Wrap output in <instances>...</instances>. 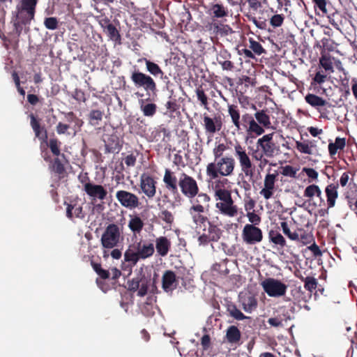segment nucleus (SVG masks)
Listing matches in <instances>:
<instances>
[{
	"label": "nucleus",
	"instance_id": "obj_21",
	"mask_svg": "<svg viewBox=\"0 0 357 357\" xmlns=\"http://www.w3.org/2000/svg\"><path fill=\"white\" fill-rule=\"evenodd\" d=\"M203 121L205 131L210 135H213L222 129V123L220 116H215L214 118H211L205 114L203 117Z\"/></svg>",
	"mask_w": 357,
	"mask_h": 357
},
{
	"label": "nucleus",
	"instance_id": "obj_4",
	"mask_svg": "<svg viewBox=\"0 0 357 357\" xmlns=\"http://www.w3.org/2000/svg\"><path fill=\"white\" fill-rule=\"evenodd\" d=\"M130 79L137 88H142L146 95L156 96L158 93L157 84L153 78L139 70H134Z\"/></svg>",
	"mask_w": 357,
	"mask_h": 357
},
{
	"label": "nucleus",
	"instance_id": "obj_9",
	"mask_svg": "<svg viewBox=\"0 0 357 357\" xmlns=\"http://www.w3.org/2000/svg\"><path fill=\"white\" fill-rule=\"evenodd\" d=\"M116 198L123 207L128 209L139 208L142 204L137 195L124 190H118Z\"/></svg>",
	"mask_w": 357,
	"mask_h": 357
},
{
	"label": "nucleus",
	"instance_id": "obj_53",
	"mask_svg": "<svg viewBox=\"0 0 357 357\" xmlns=\"http://www.w3.org/2000/svg\"><path fill=\"white\" fill-rule=\"evenodd\" d=\"M142 104L140 106L141 110L145 116H153L157 111V105L155 103H148L144 105V100H142Z\"/></svg>",
	"mask_w": 357,
	"mask_h": 357
},
{
	"label": "nucleus",
	"instance_id": "obj_23",
	"mask_svg": "<svg viewBox=\"0 0 357 357\" xmlns=\"http://www.w3.org/2000/svg\"><path fill=\"white\" fill-rule=\"evenodd\" d=\"M277 176V172L275 174H267L266 175L264 181V187L259 192V194L262 195L265 199H269L273 195Z\"/></svg>",
	"mask_w": 357,
	"mask_h": 357
},
{
	"label": "nucleus",
	"instance_id": "obj_8",
	"mask_svg": "<svg viewBox=\"0 0 357 357\" xmlns=\"http://www.w3.org/2000/svg\"><path fill=\"white\" fill-rule=\"evenodd\" d=\"M274 133H269L258 139L257 147L260 148L262 155L267 158H272L280 151V147L273 140Z\"/></svg>",
	"mask_w": 357,
	"mask_h": 357
},
{
	"label": "nucleus",
	"instance_id": "obj_12",
	"mask_svg": "<svg viewBox=\"0 0 357 357\" xmlns=\"http://www.w3.org/2000/svg\"><path fill=\"white\" fill-rule=\"evenodd\" d=\"M178 279L183 281L182 285L186 289V284L183 277L176 276V273L171 270L165 271L162 276V289L166 293L172 292L177 287Z\"/></svg>",
	"mask_w": 357,
	"mask_h": 357
},
{
	"label": "nucleus",
	"instance_id": "obj_18",
	"mask_svg": "<svg viewBox=\"0 0 357 357\" xmlns=\"http://www.w3.org/2000/svg\"><path fill=\"white\" fill-rule=\"evenodd\" d=\"M192 205L189 209H194L197 211H208L210 209V196L204 192H198V195L194 199H190Z\"/></svg>",
	"mask_w": 357,
	"mask_h": 357
},
{
	"label": "nucleus",
	"instance_id": "obj_38",
	"mask_svg": "<svg viewBox=\"0 0 357 357\" xmlns=\"http://www.w3.org/2000/svg\"><path fill=\"white\" fill-rule=\"evenodd\" d=\"M64 116L68 122L74 123L71 127L74 130V134H76L77 132L81 130V128L84 124V121L82 119L77 117L73 112L64 113Z\"/></svg>",
	"mask_w": 357,
	"mask_h": 357
},
{
	"label": "nucleus",
	"instance_id": "obj_13",
	"mask_svg": "<svg viewBox=\"0 0 357 357\" xmlns=\"http://www.w3.org/2000/svg\"><path fill=\"white\" fill-rule=\"evenodd\" d=\"M38 2V0H21L17 10L19 15L24 16L22 18V23H30L34 18Z\"/></svg>",
	"mask_w": 357,
	"mask_h": 357
},
{
	"label": "nucleus",
	"instance_id": "obj_43",
	"mask_svg": "<svg viewBox=\"0 0 357 357\" xmlns=\"http://www.w3.org/2000/svg\"><path fill=\"white\" fill-rule=\"evenodd\" d=\"M255 118L257 121V123L259 124L262 128H268L271 127V123L270 120V116L266 111L259 110L255 114Z\"/></svg>",
	"mask_w": 357,
	"mask_h": 357
},
{
	"label": "nucleus",
	"instance_id": "obj_5",
	"mask_svg": "<svg viewBox=\"0 0 357 357\" xmlns=\"http://www.w3.org/2000/svg\"><path fill=\"white\" fill-rule=\"evenodd\" d=\"M234 155L238 161L241 172L245 176L252 178L255 174V167L246 152L245 148L240 144H236L234 146Z\"/></svg>",
	"mask_w": 357,
	"mask_h": 357
},
{
	"label": "nucleus",
	"instance_id": "obj_30",
	"mask_svg": "<svg viewBox=\"0 0 357 357\" xmlns=\"http://www.w3.org/2000/svg\"><path fill=\"white\" fill-rule=\"evenodd\" d=\"M305 100L307 104H309L311 107L315 108L317 110L319 109L320 107H331L332 106L331 104L328 102L327 100L313 93H307L305 96Z\"/></svg>",
	"mask_w": 357,
	"mask_h": 357
},
{
	"label": "nucleus",
	"instance_id": "obj_19",
	"mask_svg": "<svg viewBox=\"0 0 357 357\" xmlns=\"http://www.w3.org/2000/svg\"><path fill=\"white\" fill-rule=\"evenodd\" d=\"M205 29L208 31L211 35L215 36H224L232 32V29L229 25L222 24L216 20H212L211 22L206 24Z\"/></svg>",
	"mask_w": 357,
	"mask_h": 357
},
{
	"label": "nucleus",
	"instance_id": "obj_3",
	"mask_svg": "<svg viewBox=\"0 0 357 357\" xmlns=\"http://www.w3.org/2000/svg\"><path fill=\"white\" fill-rule=\"evenodd\" d=\"M123 227L116 223L109 224L105 229L101 238L100 243L103 250V257H109L107 250H112L117 247L123 240Z\"/></svg>",
	"mask_w": 357,
	"mask_h": 357
},
{
	"label": "nucleus",
	"instance_id": "obj_35",
	"mask_svg": "<svg viewBox=\"0 0 357 357\" xmlns=\"http://www.w3.org/2000/svg\"><path fill=\"white\" fill-rule=\"evenodd\" d=\"M303 196L307 197L309 200H312L314 197H318L320 200L319 206H321V203L324 202L321 190L319 187L315 184H311L307 186L304 190Z\"/></svg>",
	"mask_w": 357,
	"mask_h": 357
},
{
	"label": "nucleus",
	"instance_id": "obj_46",
	"mask_svg": "<svg viewBox=\"0 0 357 357\" xmlns=\"http://www.w3.org/2000/svg\"><path fill=\"white\" fill-rule=\"evenodd\" d=\"M211 15L213 17L222 18L228 16L229 12L226 7L222 4L215 3L211 8Z\"/></svg>",
	"mask_w": 357,
	"mask_h": 357
},
{
	"label": "nucleus",
	"instance_id": "obj_32",
	"mask_svg": "<svg viewBox=\"0 0 357 357\" xmlns=\"http://www.w3.org/2000/svg\"><path fill=\"white\" fill-rule=\"evenodd\" d=\"M138 61H144L146 65V70L153 77H159L161 79H165L167 77L161 68L155 62L151 61L146 58L139 59Z\"/></svg>",
	"mask_w": 357,
	"mask_h": 357
},
{
	"label": "nucleus",
	"instance_id": "obj_37",
	"mask_svg": "<svg viewBox=\"0 0 357 357\" xmlns=\"http://www.w3.org/2000/svg\"><path fill=\"white\" fill-rule=\"evenodd\" d=\"M50 169L56 174L59 178H64L66 174L65 165L59 157L55 158L52 161H51Z\"/></svg>",
	"mask_w": 357,
	"mask_h": 357
},
{
	"label": "nucleus",
	"instance_id": "obj_48",
	"mask_svg": "<svg viewBox=\"0 0 357 357\" xmlns=\"http://www.w3.org/2000/svg\"><path fill=\"white\" fill-rule=\"evenodd\" d=\"M61 143V142L56 137L51 138L47 144L48 147L50 149L52 154L56 157L61 155L63 158H65L64 154H61L60 151V146Z\"/></svg>",
	"mask_w": 357,
	"mask_h": 357
},
{
	"label": "nucleus",
	"instance_id": "obj_52",
	"mask_svg": "<svg viewBox=\"0 0 357 357\" xmlns=\"http://www.w3.org/2000/svg\"><path fill=\"white\" fill-rule=\"evenodd\" d=\"M299 278L304 282V287L306 290L312 292L316 289L318 284L316 278L310 276L305 278L301 276Z\"/></svg>",
	"mask_w": 357,
	"mask_h": 357
},
{
	"label": "nucleus",
	"instance_id": "obj_59",
	"mask_svg": "<svg viewBox=\"0 0 357 357\" xmlns=\"http://www.w3.org/2000/svg\"><path fill=\"white\" fill-rule=\"evenodd\" d=\"M159 217L169 225H172L174 221V217L172 213L167 209L162 210L160 213Z\"/></svg>",
	"mask_w": 357,
	"mask_h": 357
},
{
	"label": "nucleus",
	"instance_id": "obj_62",
	"mask_svg": "<svg viewBox=\"0 0 357 357\" xmlns=\"http://www.w3.org/2000/svg\"><path fill=\"white\" fill-rule=\"evenodd\" d=\"M281 174L285 176L295 178L296 175V169L291 165H286L282 167Z\"/></svg>",
	"mask_w": 357,
	"mask_h": 357
},
{
	"label": "nucleus",
	"instance_id": "obj_60",
	"mask_svg": "<svg viewBox=\"0 0 357 357\" xmlns=\"http://www.w3.org/2000/svg\"><path fill=\"white\" fill-rule=\"evenodd\" d=\"M246 216L250 222V225H254L255 226H257L259 225L261 222V217L258 214L255 213V211L247 213Z\"/></svg>",
	"mask_w": 357,
	"mask_h": 357
},
{
	"label": "nucleus",
	"instance_id": "obj_56",
	"mask_svg": "<svg viewBox=\"0 0 357 357\" xmlns=\"http://www.w3.org/2000/svg\"><path fill=\"white\" fill-rule=\"evenodd\" d=\"M280 226L284 235H286L290 240H298V234L296 233V230L294 231H291L287 222L284 221L280 222Z\"/></svg>",
	"mask_w": 357,
	"mask_h": 357
},
{
	"label": "nucleus",
	"instance_id": "obj_17",
	"mask_svg": "<svg viewBox=\"0 0 357 357\" xmlns=\"http://www.w3.org/2000/svg\"><path fill=\"white\" fill-rule=\"evenodd\" d=\"M163 183H165V188L172 193L176 195L178 199L181 197L178 193V180L175 175V173L170 169H165L163 176Z\"/></svg>",
	"mask_w": 357,
	"mask_h": 357
},
{
	"label": "nucleus",
	"instance_id": "obj_41",
	"mask_svg": "<svg viewBox=\"0 0 357 357\" xmlns=\"http://www.w3.org/2000/svg\"><path fill=\"white\" fill-rule=\"evenodd\" d=\"M215 197L218 201L216 204H225L232 199L231 192L225 188H218L215 191Z\"/></svg>",
	"mask_w": 357,
	"mask_h": 357
},
{
	"label": "nucleus",
	"instance_id": "obj_64",
	"mask_svg": "<svg viewBox=\"0 0 357 357\" xmlns=\"http://www.w3.org/2000/svg\"><path fill=\"white\" fill-rule=\"evenodd\" d=\"M312 1L314 3L315 10L319 9L323 15L327 13L326 0H312Z\"/></svg>",
	"mask_w": 357,
	"mask_h": 357
},
{
	"label": "nucleus",
	"instance_id": "obj_54",
	"mask_svg": "<svg viewBox=\"0 0 357 357\" xmlns=\"http://www.w3.org/2000/svg\"><path fill=\"white\" fill-rule=\"evenodd\" d=\"M195 93L198 100L201 102V105L204 106V108L208 109V97L201 86L196 89Z\"/></svg>",
	"mask_w": 357,
	"mask_h": 357
},
{
	"label": "nucleus",
	"instance_id": "obj_39",
	"mask_svg": "<svg viewBox=\"0 0 357 357\" xmlns=\"http://www.w3.org/2000/svg\"><path fill=\"white\" fill-rule=\"evenodd\" d=\"M144 226V223L139 216L137 215L130 216L128 227L134 234H140Z\"/></svg>",
	"mask_w": 357,
	"mask_h": 357
},
{
	"label": "nucleus",
	"instance_id": "obj_40",
	"mask_svg": "<svg viewBox=\"0 0 357 357\" xmlns=\"http://www.w3.org/2000/svg\"><path fill=\"white\" fill-rule=\"evenodd\" d=\"M226 308L229 316L236 320L241 321L248 318L232 302H228Z\"/></svg>",
	"mask_w": 357,
	"mask_h": 357
},
{
	"label": "nucleus",
	"instance_id": "obj_34",
	"mask_svg": "<svg viewBox=\"0 0 357 357\" xmlns=\"http://www.w3.org/2000/svg\"><path fill=\"white\" fill-rule=\"evenodd\" d=\"M337 188V183H331L326 186L325 192L327 199L328 208H333L335 206V201L338 196Z\"/></svg>",
	"mask_w": 357,
	"mask_h": 357
},
{
	"label": "nucleus",
	"instance_id": "obj_45",
	"mask_svg": "<svg viewBox=\"0 0 357 357\" xmlns=\"http://www.w3.org/2000/svg\"><path fill=\"white\" fill-rule=\"evenodd\" d=\"M104 112L100 109H91L88 115L89 123L92 126H96L102 121Z\"/></svg>",
	"mask_w": 357,
	"mask_h": 357
},
{
	"label": "nucleus",
	"instance_id": "obj_24",
	"mask_svg": "<svg viewBox=\"0 0 357 357\" xmlns=\"http://www.w3.org/2000/svg\"><path fill=\"white\" fill-rule=\"evenodd\" d=\"M239 301L245 312L251 313L255 310L258 305V301L256 296L250 292L241 293L239 294Z\"/></svg>",
	"mask_w": 357,
	"mask_h": 357
},
{
	"label": "nucleus",
	"instance_id": "obj_31",
	"mask_svg": "<svg viewBox=\"0 0 357 357\" xmlns=\"http://www.w3.org/2000/svg\"><path fill=\"white\" fill-rule=\"evenodd\" d=\"M254 12H245L244 15L248 20L252 22L258 29L266 30L268 29V20L263 16L264 11L260 12L261 15L259 17L255 16Z\"/></svg>",
	"mask_w": 357,
	"mask_h": 357
},
{
	"label": "nucleus",
	"instance_id": "obj_47",
	"mask_svg": "<svg viewBox=\"0 0 357 357\" xmlns=\"http://www.w3.org/2000/svg\"><path fill=\"white\" fill-rule=\"evenodd\" d=\"M333 59L334 58H332L329 54H322L319 59V63L326 71L333 73Z\"/></svg>",
	"mask_w": 357,
	"mask_h": 357
},
{
	"label": "nucleus",
	"instance_id": "obj_6",
	"mask_svg": "<svg viewBox=\"0 0 357 357\" xmlns=\"http://www.w3.org/2000/svg\"><path fill=\"white\" fill-rule=\"evenodd\" d=\"M178 186L183 195L189 199H194L199 192L197 181L185 172L181 173L179 176Z\"/></svg>",
	"mask_w": 357,
	"mask_h": 357
},
{
	"label": "nucleus",
	"instance_id": "obj_50",
	"mask_svg": "<svg viewBox=\"0 0 357 357\" xmlns=\"http://www.w3.org/2000/svg\"><path fill=\"white\" fill-rule=\"evenodd\" d=\"M296 233L298 234V240H295L296 241L301 242L303 244H307L312 240V235L302 228H297V229H296Z\"/></svg>",
	"mask_w": 357,
	"mask_h": 357
},
{
	"label": "nucleus",
	"instance_id": "obj_63",
	"mask_svg": "<svg viewBox=\"0 0 357 357\" xmlns=\"http://www.w3.org/2000/svg\"><path fill=\"white\" fill-rule=\"evenodd\" d=\"M231 58V55L229 52V51L225 49H222L220 50V52H218V54L217 55V61L221 62V61H223L224 60L227 61V60H230Z\"/></svg>",
	"mask_w": 357,
	"mask_h": 357
},
{
	"label": "nucleus",
	"instance_id": "obj_26",
	"mask_svg": "<svg viewBox=\"0 0 357 357\" xmlns=\"http://www.w3.org/2000/svg\"><path fill=\"white\" fill-rule=\"evenodd\" d=\"M215 208L221 214L229 218L235 217L238 213V206L234 204L233 199L223 205L215 204Z\"/></svg>",
	"mask_w": 357,
	"mask_h": 357
},
{
	"label": "nucleus",
	"instance_id": "obj_25",
	"mask_svg": "<svg viewBox=\"0 0 357 357\" xmlns=\"http://www.w3.org/2000/svg\"><path fill=\"white\" fill-rule=\"evenodd\" d=\"M241 333L236 326H230L226 331L225 340L231 345L238 346L241 344Z\"/></svg>",
	"mask_w": 357,
	"mask_h": 357
},
{
	"label": "nucleus",
	"instance_id": "obj_7",
	"mask_svg": "<svg viewBox=\"0 0 357 357\" xmlns=\"http://www.w3.org/2000/svg\"><path fill=\"white\" fill-rule=\"evenodd\" d=\"M261 285L264 291L271 297H281L286 294L288 286L282 281L273 278L263 280Z\"/></svg>",
	"mask_w": 357,
	"mask_h": 357
},
{
	"label": "nucleus",
	"instance_id": "obj_16",
	"mask_svg": "<svg viewBox=\"0 0 357 357\" xmlns=\"http://www.w3.org/2000/svg\"><path fill=\"white\" fill-rule=\"evenodd\" d=\"M91 266H92L93 271L99 276V279H109L110 275H112L111 280L116 282L121 275V271L115 267L112 268L110 271L106 270L102 268V266L100 263L95 262L93 260L91 261Z\"/></svg>",
	"mask_w": 357,
	"mask_h": 357
},
{
	"label": "nucleus",
	"instance_id": "obj_2",
	"mask_svg": "<svg viewBox=\"0 0 357 357\" xmlns=\"http://www.w3.org/2000/svg\"><path fill=\"white\" fill-rule=\"evenodd\" d=\"M236 162L231 156H224L222 158L215 159L206 166V175L211 180H215L220 177L231 176L234 174Z\"/></svg>",
	"mask_w": 357,
	"mask_h": 357
},
{
	"label": "nucleus",
	"instance_id": "obj_36",
	"mask_svg": "<svg viewBox=\"0 0 357 357\" xmlns=\"http://www.w3.org/2000/svg\"><path fill=\"white\" fill-rule=\"evenodd\" d=\"M228 114L231 117V122L237 130L241 129L240 110L237 105L228 104Z\"/></svg>",
	"mask_w": 357,
	"mask_h": 357
},
{
	"label": "nucleus",
	"instance_id": "obj_33",
	"mask_svg": "<svg viewBox=\"0 0 357 357\" xmlns=\"http://www.w3.org/2000/svg\"><path fill=\"white\" fill-rule=\"evenodd\" d=\"M171 248V241L165 236H160L155 239V249L161 257H165Z\"/></svg>",
	"mask_w": 357,
	"mask_h": 357
},
{
	"label": "nucleus",
	"instance_id": "obj_10",
	"mask_svg": "<svg viewBox=\"0 0 357 357\" xmlns=\"http://www.w3.org/2000/svg\"><path fill=\"white\" fill-rule=\"evenodd\" d=\"M242 238L247 245H255L263 239L262 230L254 225L246 224L242 231Z\"/></svg>",
	"mask_w": 357,
	"mask_h": 357
},
{
	"label": "nucleus",
	"instance_id": "obj_44",
	"mask_svg": "<svg viewBox=\"0 0 357 357\" xmlns=\"http://www.w3.org/2000/svg\"><path fill=\"white\" fill-rule=\"evenodd\" d=\"M139 259H142L138 255L137 250L135 248H132V245H130L124 253V260L126 262L130 263L131 266H134Z\"/></svg>",
	"mask_w": 357,
	"mask_h": 357
},
{
	"label": "nucleus",
	"instance_id": "obj_42",
	"mask_svg": "<svg viewBox=\"0 0 357 357\" xmlns=\"http://www.w3.org/2000/svg\"><path fill=\"white\" fill-rule=\"evenodd\" d=\"M268 238L271 242L281 248L286 246V240L277 230L271 229L268 232Z\"/></svg>",
	"mask_w": 357,
	"mask_h": 357
},
{
	"label": "nucleus",
	"instance_id": "obj_14",
	"mask_svg": "<svg viewBox=\"0 0 357 357\" xmlns=\"http://www.w3.org/2000/svg\"><path fill=\"white\" fill-rule=\"evenodd\" d=\"M242 125L246 128V132L250 137L259 136L264 132V129L254 119V116L248 113L242 116Z\"/></svg>",
	"mask_w": 357,
	"mask_h": 357
},
{
	"label": "nucleus",
	"instance_id": "obj_20",
	"mask_svg": "<svg viewBox=\"0 0 357 357\" xmlns=\"http://www.w3.org/2000/svg\"><path fill=\"white\" fill-rule=\"evenodd\" d=\"M30 126L33 129L35 137H37L42 143L47 142V131L45 126L41 125L40 119H38L33 113L29 114Z\"/></svg>",
	"mask_w": 357,
	"mask_h": 357
},
{
	"label": "nucleus",
	"instance_id": "obj_29",
	"mask_svg": "<svg viewBox=\"0 0 357 357\" xmlns=\"http://www.w3.org/2000/svg\"><path fill=\"white\" fill-rule=\"evenodd\" d=\"M66 216L73 220L74 218L79 219H84L85 218V213L83 211L82 206L78 204L77 203L71 202L70 204H66Z\"/></svg>",
	"mask_w": 357,
	"mask_h": 357
},
{
	"label": "nucleus",
	"instance_id": "obj_27",
	"mask_svg": "<svg viewBox=\"0 0 357 357\" xmlns=\"http://www.w3.org/2000/svg\"><path fill=\"white\" fill-rule=\"evenodd\" d=\"M262 3L268 5L267 0H263L262 2L259 0H240L241 11L243 14L245 12H254L256 13L257 10L261 6Z\"/></svg>",
	"mask_w": 357,
	"mask_h": 357
},
{
	"label": "nucleus",
	"instance_id": "obj_11",
	"mask_svg": "<svg viewBox=\"0 0 357 357\" xmlns=\"http://www.w3.org/2000/svg\"><path fill=\"white\" fill-rule=\"evenodd\" d=\"M83 185V190L91 197L103 200L106 198L107 192L101 185H97L91 183L88 176L80 181Z\"/></svg>",
	"mask_w": 357,
	"mask_h": 357
},
{
	"label": "nucleus",
	"instance_id": "obj_61",
	"mask_svg": "<svg viewBox=\"0 0 357 357\" xmlns=\"http://www.w3.org/2000/svg\"><path fill=\"white\" fill-rule=\"evenodd\" d=\"M45 26L50 30H54L58 27V20L54 17H46L44 21Z\"/></svg>",
	"mask_w": 357,
	"mask_h": 357
},
{
	"label": "nucleus",
	"instance_id": "obj_58",
	"mask_svg": "<svg viewBox=\"0 0 357 357\" xmlns=\"http://www.w3.org/2000/svg\"><path fill=\"white\" fill-rule=\"evenodd\" d=\"M296 148L301 153L307 155L313 154V151L310 149L309 145L306 141L304 142H296Z\"/></svg>",
	"mask_w": 357,
	"mask_h": 357
},
{
	"label": "nucleus",
	"instance_id": "obj_28",
	"mask_svg": "<svg viewBox=\"0 0 357 357\" xmlns=\"http://www.w3.org/2000/svg\"><path fill=\"white\" fill-rule=\"evenodd\" d=\"M104 142L107 153H118L122 147L119 137L116 134L107 135Z\"/></svg>",
	"mask_w": 357,
	"mask_h": 357
},
{
	"label": "nucleus",
	"instance_id": "obj_22",
	"mask_svg": "<svg viewBox=\"0 0 357 357\" xmlns=\"http://www.w3.org/2000/svg\"><path fill=\"white\" fill-rule=\"evenodd\" d=\"M132 248L137 250L138 255L142 259L151 257L155 252L153 243L144 240H140L139 242L133 243Z\"/></svg>",
	"mask_w": 357,
	"mask_h": 357
},
{
	"label": "nucleus",
	"instance_id": "obj_1",
	"mask_svg": "<svg viewBox=\"0 0 357 357\" xmlns=\"http://www.w3.org/2000/svg\"><path fill=\"white\" fill-rule=\"evenodd\" d=\"M208 211H197L194 209H189V213L191 215L192 222L196 225L198 229L204 227L203 231H206V223L208 222V227L207 233H203L198 237V242L200 245H206L210 242H218L222 234V231L217 225L208 221V218L204 215Z\"/></svg>",
	"mask_w": 357,
	"mask_h": 357
},
{
	"label": "nucleus",
	"instance_id": "obj_15",
	"mask_svg": "<svg viewBox=\"0 0 357 357\" xmlns=\"http://www.w3.org/2000/svg\"><path fill=\"white\" fill-rule=\"evenodd\" d=\"M156 181L149 174L143 173L140 176L139 187L142 192L149 199H153L156 195Z\"/></svg>",
	"mask_w": 357,
	"mask_h": 357
},
{
	"label": "nucleus",
	"instance_id": "obj_51",
	"mask_svg": "<svg viewBox=\"0 0 357 357\" xmlns=\"http://www.w3.org/2000/svg\"><path fill=\"white\" fill-rule=\"evenodd\" d=\"M103 32L113 41L118 42L121 40L120 33L113 24L104 30Z\"/></svg>",
	"mask_w": 357,
	"mask_h": 357
},
{
	"label": "nucleus",
	"instance_id": "obj_49",
	"mask_svg": "<svg viewBox=\"0 0 357 357\" xmlns=\"http://www.w3.org/2000/svg\"><path fill=\"white\" fill-rule=\"evenodd\" d=\"M248 47L251 50L252 53H254L255 56H260L262 54L266 53V50L263 47L261 44L252 38H249Z\"/></svg>",
	"mask_w": 357,
	"mask_h": 357
},
{
	"label": "nucleus",
	"instance_id": "obj_55",
	"mask_svg": "<svg viewBox=\"0 0 357 357\" xmlns=\"http://www.w3.org/2000/svg\"><path fill=\"white\" fill-rule=\"evenodd\" d=\"M284 20V15L283 14H274L271 16L269 20L270 25L275 29L282 25Z\"/></svg>",
	"mask_w": 357,
	"mask_h": 357
},
{
	"label": "nucleus",
	"instance_id": "obj_57",
	"mask_svg": "<svg viewBox=\"0 0 357 357\" xmlns=\"http://www.w3.org/2000/svg\"><path fill=\"white\" fill-rule=\"evenodd\" d=\"M227 149V144L221 143L215 146L213 149L214 160L224 158L223 153Z\"/></svg>",
	"mask_w": 357,
	"mask_h": 357
}]
</instances>
